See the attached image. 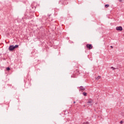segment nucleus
Segmentation results:
<instances>
[{"label": "nucleus", "instance_id": "obj_5", "mask_svg": "<svg viewBox=\"0 0 124 124\" xmlns=\"http://www.w3.org/2000/svg\"><path fill=\"white\" fill-rule=\"evenodd\" d=\"M87 48L89 49V50H91L93 48V46H92V45H91V44H87Z\"/></svg>", "mask_w": 124, "mask_h": 124}, {"label": "nucleus", "instance_id": "obj_6", "mask_svg": "<svg viewBox=\"0 0 124 124\" xmlns=\"http://www.w3.org/2000/svg\"><path fill=\"white\" fill-rule=\"evenodd\" d=\"M86 90V88H84V87L80 86L79 87V91H81V92H84Z\"/></svg>", "mask_w": 124, "mask_h": 124}, {"label": "nucleus", "instance_id": "obj_15", "mask_svg": "<svg viewBox=\"0 0 124 124\" xmlns=\"http://www.w3.org/2000/svg\"><path fill=\"white\" fill-rule=\"evenodd\" d=\"M119 1H122V0H119Z\"/></svg>", "mask_w": 124, "mask_h": 124}, {"label": "nucleus", "instance_id": "obj_9", "mask_svg": "<svg viewBox=\"0 0 124 124\" xmlns=\"http://www.w3.org/2000/svg\"><path fill=\"white\" fill-rule=\"evenodd\" d=\"M105 6L106 8H108V7H109V4H106V5H105Z\"/></svg>", "mask_w": 124, "mask_h": 124}, {"label": "nucleus", "instance_id": "obj_13", "mask_svg": "<svg viewBox=\"0 0 124 124\" xmlns=\"http://www.w3.org/2000/svg\"><path fill=\"white\" fill-rule=\"evenodd\" d=\"M120 123L121 124H122L123 122V121H121Z\"/></svg>", "mask_w": 124, "mask_h": 124}, {"label": "nucleus", "instance_id": "obj_8", "mask_svg": "<svg viewBox=\"0 0 124 124\" xmlns=\"http://www.w3.org/2000/svg\"><path fill=\"white\" fill-rule=\"evenodd\" d=\"M82 94H83V95H84V96H87V93H86V92H83V93H82Z\"/></svg>", "mask_w": 124, "mask_h": 124}, {"label": "nucleus", "instance_id": "obj_4", "mask_svg": "<svg viewBox=\"0 0 124 124\" xmlns=\"http://www.w3.org/2000/svg\"><path fill=\"white\" fill-rule=\"evenodd\" d=\"M116 31H123V27H122V26L117 27L116 28Z\"/></svg>", "mask_w": 124, "mask_h": 124}, {"label": "nucleus", "instance_id": "obj_16", "mask_svg": "<svg viewBox=\"0 0 124 124\" xmlns=\"http://www.w3.org/2000/svg\"><path fill=\"white\" fill-rule=\"evenodd\" d=\"M74 103H76V102H74Z\"/></svg>", "mask_w": 124, "mask_h": 124}, {"label": "nucleus", "instance_id": "obj_12", "mask_svg": "<svg viewBox=\"0 0 124 124\" xmlns=\"http://www.w3.org/2000/svg\"><path fill=\"white\" fill-rule=\"evenodd\" d=\"M111 68L112 69V70H115V69H116V68H114L113 67H111Z\"/></svg>", "mask_w": 124, "mask_h": 124}, {"label": "nucleus", "instance_id": "obj_7", "mask_svg": "<svg viewBox=\"0 0 124 124\" xmlns=\"http://www.w3.org/2000/svg\"><path fill=\"white\" fill-rule=\"evenodd\" d=\"M101 77L100 76H98L97 78H95L96 80H99L100 79Z\"/></svg>", "mask_w": 124, "mask_h": 124}, {"label": "nucleus", "instance_id": "obj_14", "mask_svg": "<svg viewBox=\"0 0 124 124\" xmlns=\"http://www.w3.org/2000/svg\"><path fill=\"white\" fill-rule=\"evenodd\" d=\"M110 47L111 48H113V46H110Z\"/></svg>", "mask_w": 124, "mask_h": 124}, {"label": "nucleus", "instance_id": "obj_10", "mask_svg": "<svg viewBox=\"0 0 124 124\" xmlns=\"http://www.w3.org/2000/svg\"><path fill=\"white\" fill-rule=\"evenodd\" d=\"M6 69H7V70H8V71L10 70V68H9V67H7Z\"/></svg>", "mask_w": 124, "mask_h": 124}, {"label": "nucleus", "instance_id": "obj_1", "mask_svg": "<svg viewBox=\"0 0 124 124\" xmlns=\"http://www.w3.org/2000/svg\"><path fill=\"white\" fill-rule=\"evenodd\" d=\"M19 47V45H16L15 46L12 45L10 46L9 47V51H13V50H15L16 48H18Z\"/></svg>", "mask_w": 124, "mask_h": 124}, {"label": "nucleus", "instance_id": "obj_11", "mask_svg": "<svg viewBox=\"0 0 124 124\" xmlns=\"http://www.w3.org/2000/svg\"><path fill=\"white\" fill-rule=\"evenodd\" d=\"M83 124H90L89 123V122H87L84 123Z\"/></svg>", "mask_w": 124, "mask_h": 124}, {"label": "nucleus", "instance_id": "obj_2", "mask_svg": "<svg viewBox=\"0 0 124 124\" xmlns=\"http://www.w3.org/2000/svg\"><path fill=\"white\" fill-rule=\"evenodd\" d=\"M77 75H79V71H78V70L74 72L73 75L71 76V78H76Z\"/></svg>", "mask_w": 124, "mask_h": 124}, {"label": "nucleus", "instance_id": "obj_3", "mask_svg": "<svg viewBox=\"0 0 124 124\" xmlns=\"http://www.w3.org/2000/svg\"><path fill=\"white\" fill-rule=\"evenodd\" d=\"M93 100H92V99H89L87 103L88 105H93Z\"/></svg>", "mask_w": 124, "mask_h": 124}]
</instances>
